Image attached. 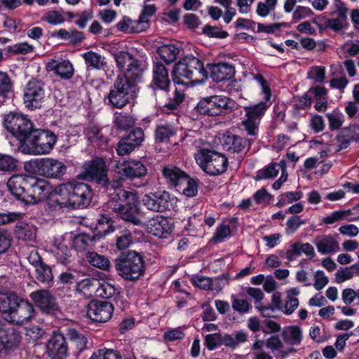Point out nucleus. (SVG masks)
Segmentation results:
<instances>
[{"label": "nucleus", "mask_w": 359, "mask_h": 359, "mask_svg": "<svg viewBox=\"0 0 359 359\" xmlns=\"http://www.w3.org/2000/svg\"><path fill=\"white\" fill-rule=\"evenodd\" d=\"M313 102V99L311 95H309V93L307 92L295 101L294 106L295 108L298 110H306L311 107Z\"/></svg>", "instance_id": "64"}, {"label": "nucleus", "mask_w": 359, "mask_h": 359, "mask_svg": "<svg viewBox=\"0 0 359 359\" xmlns=\"http://www.w3.org/2000/svg\"><path fill=\"white\" fill-rule=\"evenodd\" d=\"M224 150L230 153H240L245 147L246 140L230 132H226L219 137Z\"/></svg>", "instance_id": "31"}, {"label": "nucleus", "mask_w": 359, "mask_h": 359, "mask_svg": "<svg viewBox=\"0 0 359 359\" xmlns=\"http://www.w3.org/2000/svg\"><path fill=\"white\" fill-rule=\"evenodd\" d=\"M284 341L290 345H298L302 340V332L299 326L293 325L285 328L281 332Z\"/></svg>", "instance_id": "36"}, {"label": "nucleus", "mask_w": 359, "mask_h": 359, "mask_svg": "<svg viewBox=\"0 0 359 359\" xmlns=\"http://www.w3.org/2000/svg\"><path fill=\"white\" fill-rule=\"evenodd\" d=\"M93 238L87 234L78 235L74 241L75 248L79 251H90V243L92 242Z\"/></svg>", "instance_id": "53"}, {"label": "nucleus", "mask_w": 359, "mask_h": 359, "mask_svg": "<svg viewBox=\"0 0 359 359\" xmlns=\"http://www.w3.org/2000/svg\"><path fill=\"white\" fill-rule=\"evenodd\" d=\"M114 311L112 303L93 300L87 306V316L92 321L96 323H105L111 319Z\"/></svg>", "instance_id": "20"}, {"label": "nucleus", "mask_w": 359, "mask_h": 359, "mask_svg": "<svg viewBox=\"0 0 359 359\" xmlns=\"http://www.w3.org/2000/svg\"><path fill=\"white\" fill-rule=\"evenodd\" d=\"M205 344L210 350H215L222 345V334L214 333L207 334L205 337Z\"/></svg>", "instance_id": "57"}, {"label": "nucleus", "mask_w": 359, "mask_h": 359, "mask_svg": "<svg viewBox=\"0 0 359 359\" xmlns=\"http://www.w3.org/2000/svg\"><path fill=\"white\" fill-rule=\"evenodd\" d=\"M89 359H122V357L116 350L102 348L94 352Z\"/></svg>", "instance_id": "50"}, {"label": "nucleus", "mask_w": 359, "mask_h": 359, "mask_svg": "<svg viewBox=\"0 0 359 359\" xmlns=\"http://www.w3.org/2000/svg\"><path fill=\"white\" fill-rule=\"evenodd\" d=\"M29 175H15L9 178L7 187L11 194L18 201L27 204Z\"/></svg>", "instance_id": "23"}, {"label": "nucleus", "mask_w": 359, "mask_h": 359, "mask_svg": "<svg viewBox=\"0 0 359 359\" xmlns=\"http://www.w3.org/2000/svg\"><path fill=\"white\" fill-rule=\"evenodd\" d=\"M137 81L130 78L118 76L109 94L110 103L118 109L125 106L136 91Z\"/></svg>", "instance_id": "8"}, {"label": "nucleus", "mask_w": 359, "mask_h": 359, "mask_svg": "<svg viewBox=\"0 0 359 359\" xmlns=\"http://www.w3.org/2000/svg\"><path fill=\"white\" fill-rule=\"evenodd\" d=\"M231 235V229L229 226L220 224L217 227V229L213 236V240L216 243H221L225 238Z\"/></svg>", "instance_id": "62"}, {"label": "nucleus", "mask_w": 359, "mask_h": 359, "mask_svg": "<svg viewBox=\"0 0 359 359\" xmlns=\"http://www.w3.org/2000/svg\"><path fill=\"white\" fill-rule=\"evenodd\" d=\"M264 114H246L247 118L242 121V126L245 128L248 135L253 136L257 134L259 123L257 120L260 119Z\"/></svg>", "instance_id": "42"}, {"label": "nucleus", "mask_w": 359, "mask_h": 359, "mask_svg": "<svg viewBox=\"0 0 359 359\" xmlns=\"http://www.w3.org/2000/svg\"><path fill=\"white\" fill-rule=\"evenodd\" d=\"M236 70L233 65L227 63H218L212 65L210 67V76L217 83H226L230 84L236 82L233 79Z\"/></svg>", "instance_id": "24"}, {"label": "nucleus", "mask_w": 359, "mask_h": 359, "mask_svg": "<svg viewBox=\"0 0 359 359\" xmlns=\"http://www.w3.org/2000/svg\"><path fill=\"white\" fill-rule=\"evenodd\" d=\"M147 231L160 238H167L170 236L173 224L168 217L157 215L149 219L147 223Z\"/></svg>", "instance_id": "22"}, {"label": "nucleus", "mask_w": 359, "mask_h": 359, "mask_svg": "<svg viewBox=\"0 0 359 359\" xmlns=\"http://www.w3.org/2000/svg\"><path fill=\"white\" fill-rule=\"evenodd\" d=\"M35 314L34 306L20 297L17 296L15 303L5 317L6 320L15 325H22L30 321Z\"/></svg>", "instance_id": "10"}, {"label": "nucleus", "mask_w": 359, "mask_h": 359, "mask_svg": "<svg viewBox=\"0 0 359 359\" xmlns=\"http://www.w3.org/2000/svg\"><path fill=\"white\" fill-rule=\"evenodd\" d=\"M184 100V93L176 88L172 98L165 104V106L170 110H175L182 103Z\"/></svg>", "instance_id": "60"}, {"label": "nucleus", "mask_w": 359, "mask_h": 359, "mask_svg": "<svg viewBox=\"0 0 359 359\" xmlns=\"http://www.w3.org/2000/svg\"><path fill=\"white\" fill-rule=\"evenodd\" d=\"M203 34L210 38L219 39H224L229 36V33L226 31L221 30L218 27L210 25L203 26Z\"/></svg>", "instance_id": "52"}, {"label": "nucleus", "mask_w": 359, "mask_h": 359, "mask_svg": "<svg viewBox=\"0 0 359 359\" xmlns=\"http://www.w3.org/2000/svg\"><path fill=\"white\" fill-rule=\"evenodd\" d=\"M180 53L179 49L174 45H163L158 48V53L161 59L167 64L173 62Z\"/></svg>", "instance_id": "41"}, {"label": "nucleus", "mask_w": 359, "mask_h": 359, "mask_svg": "<svg viewBox=\"0 0 359 359\" xmlns=\"http://www.w3.org/2000/svg\"><path fill=\"white\" fill-rule=\"evenodd\" d=\"M46 69L53 72L62 79H70L74 74V68L69 60L51 59L46 64Z\"/></svg>", "instance_id": "27"}, {"label": "nucleus", "mask_w": 359, "mask_h": 359, "mask_svg": "<svg viewBox=\"0 0 359 359\" xmlns=\"http://www.w3.org/2000/svg\"><path fill=\"white\" fill-rule=\"evenodd\" d=\"M79 176L83 180L102 184L107 190H116L121 187L120 181L108 180L106 163L101 157H95L86 162Z\"/></svg>", "instance_id": "3"}, {"label": "nucleus", "mask_w": 359, "mask_h": 359, "mask_svg": "<svg viewBox=\"0 0 359 359\" xmlns=\"http://www.w3.org/2000/svg\"><path fill=\"white\" fill-rule=\"evenodd\" d=\"M96 292L97 294L103 299H113L117 306H119V302L123 303L118 297V290L109 283L104 282L100 284Z\"/></svg>", "instance_id": "35"}, {"label": "nucleus", "mask_w": 359, "mask_h": 359, "mask_svg": "<svg viewBox=\"0 0 359 359\" xmlns=\"http://www.w3.org/2000/svg\"><path fill=\"white\" fill-rule=\"evenodd\" d=\"M329 121V128L331 130H336L341 128L344 119L342 114H327Z\"/></svg>", "instance_id": "63"}, {"label": "nucleus", "mask_w": 359, "mask_h": 359, "mask_svg": "<svg viewBox=\"0 0 359 359\" xmlns=\"http://www.w3.org/2000/svg\"><path fill=\"white\" fill-rule=\"evenodd\" d=\"M66 341L70 344V351L74 355H78L79 353L88 348V339L86 336L77 331L74 328H67L64 332Z\"/></svg>", "instance_id": "25"}, {"label": "nucleus", "mask_w": 359, "mask_h": 359, "mask_svg": "<svg viewBox=\"0 0 359 359\" xmlns=\"http://www.w3.org/2000/svg\"><path fill=\"white\" fill-rule=\"evenodd\" d=\"M17 294L13 292L2 293L0 292V313L7 317L12 305L15 303Z\"/></svg>", "instance_id": "44"}, {"label": "nucleus", "mask_w": 359, "mask_h": 359, "mask_svg": "<svg viewBox=\"0 0 359 359\" xmlns=\"http://www.w3.org/2000/svg\"><path fill=\"white\" fill-rule=\"evenodd\" d=\"M142 25L139 20H132L128 17H123V19L116 25L117 29L126 33L140 32L143 27L139 28L138 26Z\"/></svg>", "instance_id": "43"}, {"label": "nucleus", "mask_w": 359, "mask_h": 359, "mask_svg": "<svg viewBox=\"0 0 359 359\" xmlns=\"http://www.w3.org/2000/svg\"><path fill=\"white\" fill-rule=\"evenodd\" d=\"M133 236L128 229H124L116 236V245L120 250L128 248L133 243Z\"/></svg>", "instance_id": "49"}, {"label": "nucleus", "mask_w": 359, "mask_h": 359, "mask_svg": "<svg viewBox=\"0 0 359 359\" xmlns=\"http://www.w3.org/2000/svg\"><path fill=\"white\" fill-rule=\"evenodd\" d=\"M11 233L5 229L0 228V255L7 252L11 245Z\"/></svg>", "instance_id": "54"}, {"label": "nucleus", "mask_w": 359, "mask_h": 359, "mask_svg": "<svg viewBox=\"0 0 359 359\" xmlns=\"http://www.w3.org/2000/svg\"><path fill=\"white\" fill-rule=\"evenodd\" d=\"M27 141L22 144L23 154L45 155L49 154L55 145L57 136L49 130L35 128Z\"/></svg>", "instance_id": "2"}, {"label": "nucleus", "mask_w": 359, "mask_h": 359, "mask_svg": "<svg viewBox=\"0 0 359 359\" xmlns=\"http://www.w3.org/2000/svg\"><path fill=\"white\" fill-rule=\"evenodd\" d=\"M255 79L262 87L264 101H261L256 104L247 107L245 108V112H264L267 110L272 104L271 100V90L266 79L260 74H257L255 76Z\"/></svg>", "instance_id": "26"}, {"label": "nucleus", "mask_w": 359, "mask_h": 359, "mask_svg": "<svg viewBox=\"0 0 359 359\" xmlns=\"http://www.w3.org/2000/svg\"><path fill=\"white\" fill-rule=\"evenodd\" d=\"M175 135L174 128L170 125H158L154 131L156 143L166 142L170 137Z\"/></svg>", "instance_id": "40"}, {"label": "nucleus", "mask_w": 359, "mask_h": 359, "mask_svg": "<svg viewBox=\"0 0 359 359\" xmlns=\"http://www.w3.org/2000/svg\"><path fill=\"white\" fill-rule=\"evenodd\" d=\"M229 166L228 158L215 150L203 148V172L211 176L224 173Z\"/></svg>", "instance_id": "12"}, {"label": "nucleus", "mask_w": 359, "mask_h": 359, "mask_svg": "<svg viewBox=\"0 0 359 359\" xmlns=\"http://www.w3.org/2000/svg\"><path fill=\"white\" fill-rule=\"evenodd\" d=\"M29 297L36 306L43 313L53 314L59 310V305L55 297L46 289H41L32 292Z\"/></svg>", "instance_id": "19"}, {"label": "nucleus", "mask_w": 359, "mask_h": 359, "mask_svg": "<svg viewBox=\"0 0 359 359\" xmlns=\"http://www.w3.org/2000/svg\"><path fill=\"white\" fill-rule=\"evenodd\" d=\"M313 15V11L309 7L297 6L293 11L292 20L296 22Z\"/></svg>", "instance_id": "56"}, {"label": "nucleus", "mask_w": 359, "mask_h": 359, "mask_svg": "<svg viewBox=\"0 0 359 359\" xmlns=\"http://www.w3.org/2000/svg\"><path fill=\"white\" fill-rule=\"evenodd\" d=\"M176 190L187 197H194L198 193V184L195 180L188 175V179L185 181L184 184Z\"/></svg>", "instance_id": "48"}, {"label": "nucleus", "mask_w": 359, "mask_h": 359, "mask_svg": "<svg viewBox=\"0 0 359 359\" xmlns=\"http://www.w3.org/2000/svg\"><path fill=\"white\" fill-rule=\"evenodd\" d=\"M152 74V85L158 89L168 91L170 80L165 66L160 62H154Z\"/></svg>", "instance_id": "29"}, {"label": "nucleus", "mask_w": 359, "mask_h": 359, "mask_svg": "<svg viewBox=\"0 0 359 359\" xmlns=\"http://www.w3.org/2000/svg\"><path fill=\"white\" fill-rule=\"evenodd\" d=\"M114 268L122 278L134 282L144 274L145 263L136 251L122 252L114 259Z\"/></svg>", "instance_id": "1"}, {"label": "nucleus", "mask_w": 359, "mask_h": 359, "mask_svg": "<svg viewBox=\"0 0 359 359\" xmlns=\"http://www.w3.org/2000/svg\"><path fill=\"white\" fill-rule=\"evenodd\" d=\"M114 57L117 67L124 73L122 77L130 78L134 81L140 80L144 69L130 53L118 51L114 54Z\"/></svg>", "instance_id": "11"}, {"label": "nucleus", "mask_w": 359, "mask_h": 359, "mask_svg": "<svg viewBox=\"0 0 359 359\" xmlns=\"http://www.w3.org/2000/svg\"><path fill=\"white\" fill-rule=\"evenodd\" d=\"M54 255L57 262L63 265L70 263L71 250L67 245L60 243L54 251Z\"/></svg>", "instance_id": "47"}, {"label": "nucleus", "mask_w": 359, "mask_h": 359, "mask_svg": "<svg viewBox=\"0 0 359 359\" xmlns=\"http://www.w3.org/2000/svg\"><path fill=\"white\" fill-rule=\"evenodd\" d=\"M47 206L50 211H61L64 208L72 207L70 182L59 184L52 190Z\"/></svg>", "instance_id": "13"}, {"label": "nucleus", "mask_w": 359, "mask_h": 359, "mask_svg": "<svg viewBox=\"0 0 359 359\" xmlns=\"http://www.w3.org/2000/svg\"><path fill=\"white\" fill-rule=\"evenodd\" d=\"M11 90V79L6 72H0V96L4 97Z\"/></svg>", "instance_id": "58"}, {"label": "nucleus", "mask_w": 359, "mask_h": 359, "mask_svg": "<svg viewBox=\"0 0 359 359\" xmlns=\"http://www.w3.org/2000/svg\"><path fill=\"white\" fill-rule=\"evenodd\" d=\"M318 251L322 255L332 253L338 248V243L330 235L325 236L319 241L316 243Z\"/></svg>", "instance_id": "39"}, {"label": "nucleus", "mask_w": 359, "mask_h": 359, "mask_svg": "<svg viewBox=\"0 0 359 359\" xmlns=\"http://www.w3.org/2000/svg\"><path fill=\"white\" fill-rule=\"evenodd\" d=\"M85 258L90 264L101 270L109 271L111 269L110 260L95 251H87L85 253Z\"/></svg>", "instance_id": "34"}, {"label": "nucleus", "mask_w": 359, "mask_h": 359, "mask_svg": "<svg viewBox=\"0 0 359 359\" xmlns=\"http://www.w3.org/2000/svg\"><path fill=\"white\" fill-rule=\"evenodd\" d=\"M18 168L17 160L7 154H0V171L11 172L15 171Z\"/></svg>", "instance_id": "45"}, {"label": "nucleus", "mask_w": 359, "mask_h": 359, "mask_svg": "<svg viewBox=\"0 0 359 359\" xmlns=\"http://www.w3.org/2000/svg\"><path fill=\"white\" fill-rule=\"evenodd\" d=\"M43 97V83L35 79L29 81L24 92V103L26 108L29 111L39 109Z\"/></svg>", "instance_id": "18"}, {"label": "nucleus", "mask_w": 359, "mask_h": 359, "mask_svg": "<svg viewBox=\"0 0 359 359\" xmlns=\"http://www.w3.org/2000/svg\"><path fill=\"white\" fill-rule=\"evenodd\" d=\"M234 104L233 100L223 95H212L203 97V112L217 111L222 112V109H231Z\"/></svg>", "instance_id": "28"}, {"label": "nucleus", "mask_w": 359, "mask_h": 359, "mask_svg": "<svg viewBox=\"0 0 359 359\" xmlns=\"http://www.w3.org/2000/svg\"><path fill=\"white\" fill-rule=\"evenodd\" d=\"M88 67L102 69L107 66L105 57L99 53L90 50L82 55Z\"/></svg>", "instance_id": "37"}, {"label": "nucleus", "mask_w": 359, "mask_h": 359, "mask_svg": "<svg viewBox=\"0 0 359 359\" xmlns=\"http://www.w3.org/2000/svg\"><path fill=\"white\" fill-rule=\"evenodd\" d=\"M70 348L61 332H54L48 341L45 355L49 359H67Z\"/></svg>", "instance_id": "16"}, {"label": "nucleus", "mask_w": 359, "mask_h": 359, "mask_svg": "<svg viewBox=\"0 0 359 359\" xmlns=\"http://www.w3.org/2000/svg\"><path fill=\"white\" fill-rule=\"evenodd\" d=\"M337 140L340 143L339 150L346 149L352 142H359V126L353 124L342 128Z\"/></svg>", "instance_id": "33"}, {"label": "nucleus", "mask_w": 359, "mask_h": 359, "mask_svg": "<svg viewBox=\"0 0 359 359\" xmlns=\"http://www.w3.org/2000/svg\"><path fill=\"white\" fill-rule=\"evenodd\" d=\"M171 196L166 191L149 192L144 195L142 205L149 210L163 212L172 207Z\"/></svg>", "instance_id": "15"}, {"label": "nucleus", "mask_w": 359, "mask_h": 359, "mask_svg": "<svg viewBox=\"0 0 359 359\" xmlns=\"http://www.w3.org/2000/svg\"><path fill=\"white\" fill-rule=\"evenodd\" d=\"M72 208L87 207L92 199L93 191L89 185L82 182H70Z\"/></svg>", "instance_id": "21"}, {"label": "nucleus", "mask_w": 359, "mask_h": 359, "mask_svg": "<svg viewBox=\"0 0 359 359\" xmlns=\"http://www.w3.org/2000/svg\"><path fill=\"white\" fill-rule=\"evenodd\" d=\"M350 210H337L332 212L330 215L323 218V222L326 224H332L334 222L342 220L350 214Z\"/></svg>", "instance_id": "59"}, {"label": "nucleus", "mask_w": 359, "mask_h": 359, "mask_svg": "<svg viewBox=\"0 0 359 359\" xmlns=\"http://www.w3.org/2000/svg\"><path fill=\"white\" fill-rule=\"evenodd\" d=\"M302 253L305 254L309 259H313L316 256L313 247L309 243H302L295 242L291 245V249L286 252L281 251L280 256L285 257L289 261H293L296 256H300Z\"/></svg>", "instance_id": "32"}, {"label": "nucleus", "mask_w": 359, "mask_h": 359, "mask_svg": "<svg viewBox=\"0 0 359 359\" xmlns=\"http://www.w3.org/2000/svg\"><path fill=\"white\" fill-rule=\"evenodd\" d=\"M114 123L117 128L127 130L133 127L135 123V120L132 116L127 115V114H119L115 118Z\"/></svg>", "instance_id": "51"}, {"label": "nucleus", "mask_w": 359, "mask_h": 359, "mask_svg": "<svg viewBox=\"0 0 359 359\" xmlns=\"http://www.w3.org/2000/svg\"><path fill=\"white\" fill-rule=\"evenodd\" d=\"M162 173L166 182L176 189L183 185L188 179V174L174 165H165L162 169Z\"/></svg>", "instance_id": "30"}, {"label": "nucleus", "mask_w": 359, "mask_h": 359, "mask_svg": "<svg viewBox=\"0 0 359 359\" xmlns=\"http://www.w3.org/2000/svg\"><path fill=\"white\" fill-rule=\"evenodd\" d=\"M52 187L50 183L43 179L30 176L29 177L28 191L26 198L27 204H36L50 196Z\"/></svg>", "instance_id": "14"}, {"label": "nucleus", "mask_w": 359, "mask_h": 359, "mask_svg": "<svg viewBox=\"0 0 359 359\" xmlns=\"http://www.w3.org/2000/svg\"><path fill=\"white\" fill-rule=\"evenodd\" d=\"M278 172L279 168H277L276 164L271 163L264 168L259 170L255 179L259 181L264 179L274 178L278 175Z\"/></svg>", "instance_id": "46"}, {"label": "nucleus", "mask_w": 359, "mask_h": 359, "mask_svg": "<svg viewBox=\"0 0 359 359\" xmlns=\"http://www.w3.org/2000/svg\"><path fill=\"white\" fill-rule=\"evenodd\" d=\"M25 169L29 172H37L47 178L62 177L67 171L66 165L53 158H42L25 163Z\"/></svg>", "instance_id": "6"}, {"label": "nucleus", "mask_w": 359, "mask_h": 359, "mask_svg": "<svg viewBox=\"0 0 359 359\" xmlns=\"http://www.w3.org/2000/svg\"><path fill=\"white\" fill-rule=\"evenodd\" d=\"M198 69L202 72V63L200 60L193 55H187L176 63L172 71V79L175 84L182 85L186 88L192 87L200 84L201 81L196 79L191 81H186L192 78L193 69Z\"/></svg>", "instance_id": "5"}, {"label": "nucleus", "mask_w": 359, "mask_h": 359, "mask_svg": "<svg viewBox=\"0 0 359 359\" xmlns=\"http://www.w3.org/2000/svg\"><path fill=\"white\" fill-rule=\"evenodd\" d=\"M117 192L119 203L113 207V210L123 220L136 226H142L143 222L139 218L137 208L138 198L137 194L118 188Z\"/></svg>", "instance_id": "4"}, {"label": "nucleus", "mask_w": 359, "mask_h": 359, "mask_svg": "<svg viewBox=\"0 0 359 359\" xmlns=\"http://www.w3.org/2000/svg\"><path fill=\"white\" fill-rule=\"evenodd\" d=\"M112 170L117 177L115 180L120 181L121 184L126 180H141L147 173L145 165L139 161L116 162L112 165Z\"/></svg>", "instance_id": "9"}, {"label": "nucleus", "mask_w": 359, "mask_h": 359, "mask_svg": "<svg viewBox=\"0 0 359 359\" xmlns=\"http://www.w3.org/2000/svg\"><path fill=\"white\" fill-rule=\"evenodd\" d=\"M36 280L43 285L52 286L53 284V274L52 269L46 263H43L35 269Z\"/></svg>", "instance_id": "38"}, {"label": "nucleus", "mask_w": 359, "mask_h": 359, "mask_svg": "<svg viewBox=\"0 0 359 359\" xmlns=\"http://www.w3.org/2000/svg\"><path fill=\"white\" fill-rule=\"evenodd\" d=\"M43 20L53 25L62 24L65 22V18L59 11H50L45 15Z\"/></svg>", "instance_id": "61"}, {"label": "nucleus", "mask_w": 359, "mask_h": 359, "mask_svg": "<svg viewBox=\"0 0 359 359\" xmlns=\"http://www.w3.org/2000/svg\"><path fill=\"white\" fill-rule=\"evenodd\" d=\"M127 141L130 142L134 147H137L141 145L144 140V133L142 128H136L133 130L126 137Z\"/></svg>", "instance_id": "55"}, {"label": "nucleus", "mask_w": 359, "mask_h": 359, "mask_svg": "<svg viewBox=\"0 0 359 359\" xmlns=\"http://www.w3.org/2000/svg\"><path fill=\"white\" fill-rule=\"evenodd\" d=\"M21 336L0 320V354L8 355L19 347Z\"/></svg>", "instance_id": "17"}, {"label": "nucleus", "mask_w": 359, "mask_h": 359, "mask_svg": "<svg viewBox=\"0 0 359 359\" xmlns=\"http://www.w3.org/2000/svg\"><path fill=\"white\" fill-rule=\"evenodd\" d=\"M3 123L4 128L20 142L21 146L35 130L33 123L23 114H6Z\"/></svg>", "instance_id": "7"}]
</instances>
